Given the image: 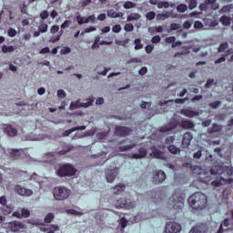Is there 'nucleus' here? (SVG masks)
Masks as SVG:
<instances>
[{
	"label": "nucleus",
	"instance_id": "nucleus-11",
	"mask_svg": "<svg viewBox=\"0 0 233 233\" xmlns=\"http://www.w3.org/2000/svg\"><path fill=\"white\" fill-rule=\"evenodd\" d=\"M167 179V174L163 170H155L153 172V183L156 185H159V183H163Z\"/></svg>",
	"mask_w": 233,
	"mask_h": 233
},
{
	"label": "nucleus",
	"instance_id": "nucleus-50",
	"mask_svg": "<svg viewBox=\"0 0 233 233\" xmlns=\"http://www.w3.org/2000/svg\"><path fill=\"white\" fill-rule=\"evenodd\" d=\"M157 8H168V2L167 1L158 2Z\"/></svg>",
	"mask_w": 233,
	"mask_h": 233
},
{
	"label": "nucleus",
	"instance_id": "nucleus-21",
	"mask_svg": "<svg viewBox=\"0 0 233 233\" xmlns=\"http://www.w3.org/2000/svg\"><path fill=\"white\" fill-rule=\"evenodd\" d=\"M147 157V148L140 147L138 149V153H135L132 155V159H143V157Z\"/></svg>",
	"mask_w": 233,
	"mask_h": 233
},
{
	"label": "nucleus",
	"instance_id": "nucleus-63",
	"mask_svg": "<svg viewBox=\"0 0 233 233\" xmlns=\"http://www.w3.org/2000/svg\"><path fill=\"white\" fill-rule=\"evenodd\" d=\"M203 23H201V21H195L194 23V28H196L197 30H199L201 28H203Z\"/></svg>",
	"mask_w": 233,
	"mask_h": 233
},
{
	"label": "nucleus",
	"instance_id": "nucleus-2",
	"mask_svg": "<svg viewBox=\"0 0 233 233\" xmlns=\"http://www.w3.org/2000/svg\"><path fill=\"white\" fill-rule=\"evenodd\" d=\"M70 194H72V191L65 186L56 187L53 189V195L56 201H65L70 198Z\"/></svg>",
	"mask_w": 233,
	"mask_h": 233
},
{
	"label": "nucleus",
	"instance_id": "nucleus-35",
	"mask_svg": "<svg viewBox=\"0 0 233 233\" xmlns=\"http://www.w3.org/2000/svg\"><path fill=\"white\" fill-rule=\"evenodd\" d=\"M188 10V5L187 4H180L177 6V11L179 12V14H185Z\"/></svg>",
	"mask_w": 233,
	"mask_h": 233
},
{
	"label": "nucleus",
	"instance_id": "nucleus-38",
	"mask_svg": "<svg viewBox=\"0 0 233 233\" xmlns=\"http://www.w3.org/2000/svg\"><path fill=\"white\" fill-rule=\"evenodd\" d=\"M15 51V47H14L13 46H4L2 47V52L4 54H8V53H12Z\"/></svg>",
	"mask_w": 233,
	"mask_h": 233
},
{
	"label": "nucleus",
	"instance_id": "nucleus-27",
	"mask_svg": "<svg viewBox=\"0 0 233 233\" xmlns=\"http://www.w3.org/2000/svg\"><path fill=\"white\" fill-rule=\"evenodd\" d=\"M181 115L185 116L186 117H196L198 116V112L192 111L190 109H182L181 110Z\"/></svg>",
	"mask_w": 233,
	"mask_h": 233
},
{
	"label": "nucleus",
	"instance_id": "nucleus-31",
	"mask_svg": "<svg viewBox=\"0 0 233 233\" xmlns=\"http://www.w3.org/2000/svg\"><path fill=\"white\" fill-rule=\"evenodd\" d=\"M76 21L80 25L88 24V20H86V17L81 16L80 13H76Z\"/></svg>",
	"mask_w": 233,
	"mask_h": 233
},
{
	"label": "nucleus",
	"instance_id": "nucleus-8",
	"mask_svg": "<svg viewBox=\"0 0 233 233\" xmlns=\"http://www.w3.org/2000/svg\"><path fill=\"white\" fill-rule=\"evenodd\" d=\"M191 170L193 174H196L197 176H204V177H199V181H201V183H205L206 185H208V181H210V177L208 176V173L205 171L203 167L199 166H193Z\"/></svg>",
	"mask_w": 233,
	"mask_h": 233
},
{
	"label": "nucleus",
	"instance_id": "nucleus-33",
	"mask_svg": "<svg viewBox=\"0 0 233 233\" xmlns=\"http://www.w3.org/2000/svg\"><path fill=\"white\" fill-rule=\"evenodd\" d=\"M167 150L168 152H170L171 154H179V152H181V149L177 147H176L175 145H169L167 147Z\"/></svg>",
	"mask_w": 233,
	"mask_h": 233
},
{
	"label": "nucleus",
	"instance_id": "nucleus-16",
	"mask_svg": "<svg viewBox=\"0 0 233 233\" xmlns=\"http://www.w3.org/2000/svg\"><path fill=\"white\" fill-rule=\"evenodd\" d=\"M116 177H117V168L107 169L106 171V179L107 183H114Z\"/></svg>",
	"mask_w": 233,
	"mask_h": 233
},
{
	"label": "nucleus",
	"instance_id": "nucleus-60",
	"mask_svg": "<svg viewBox=\"0 0 233 233\" xmlns=\"http://www.w3.org/2000/svg\"><path fill=\"white\" fill-rule=\"evenodd\" d=\"M87 23H92L93 25L96 24V15H91L86 17Z\"/></svg>",
	"mask_w": 233,
	"mask_h": 233
},
{
	"label": "nucleus",
	"instance_id": "nucleus-13",
	"mask_svg": "<svg viewBox=\"0 0 233 233\" xmlns=\"http://www.w3.org/2000/svg\"><path fill=\"white\" fill-rule=\"evenodd\" d=\"M8 227L12 230V232H19V230L26 228V226L25 224L17 220L9 222Z\"/></svg>",
	"mask_w": 233,
	"mask_h": 233
},
{
	"label": "nucleus",
	"instance_id": "nucleus-45",
	"mask_svg": "<svg viewBox=\"0 0 233 233\" xmlns=\"http://www.w3.org/2000/svg\"><path fill=\"white\" fill-rule=\"evenodd\" d=\"M54 219V213H48L46 217H45V223H52Z\"/></svg>",
	"mask_w": 233,
	"mask_h": 233
},
{
	"label": "nucleus",
	"instance_id": "nucleus-9",
	"mask_svg": "<svg viewBox=\"0 0 233 233\" xmlns=\"http://www.w3.org/2000/svg\"><path fill=\"white\" fill-rule=\"evenodd\" d=\"M114 134L118 137H127V136L132 134V128L125 126H116Z\"/></svg>",
	"mask_w": 233,
	"mask_h": 233
},
{
	"label": "nucleus",
	"instance_id": "nucleus-42",
	"mask_svg": "<svg viewBox=\"0 0 233 233\" xmlns=\"http://www.w3.org/2000/svg\"><path fill=\"white\" fill-rule=\"evenodd\" d=\"M38 30L41 32V34H46V32H48V25L41 24L38 26Z\"/></svg>",
	"mask_w": 233,
	"mask_h": 233
},
{
	"label": "nucleus",
	"instance_id": "nucleus-44",
	"mask_svg": "<svg viewBox=\"0 0 233 233\" xmlns=\"http://www.w3.org/2000/svg\"><path fill=\"white\" fill-rule=\"evenodd\" d=\"M227 48H228V43L225 42L220 44L219 47L218 48V52L221 53V52H225V50H227Z\"/></svg>",
	"mask_w": 233,
	"mask_h": 233
},
{
	"label": "nucleus",
	"instance_id": "nucleus-37",
	"mask_svg": "<svg viewBox=\"0 0 233 233\" xmlns=\"http://www.w3.org/2000/svg\"><path fill=\"white\" fill-rule=\"evenodd\" d=\"M188 6L187 8L190 10H194L195 8H198V0H186Z\"/></svg>",
	"mask_w": 233,
	"mask_h": 233
},
{
	"label": "nucleus",
	"instance_id": "nucleus-19",
	"mask_svg": "<svg viewBox=\"0 0 233 233\" xmlns=\"http://www.w3.org/2000/svg\"><path fill=\"white\" fill-rule=\"evenodd\" d=\"M5 132L9 136V137H15V136H17V129L12 125H6Z\"/></svg>",
	"mask_w": 233,
	"mask_h": 233
},
{
	"label": "nucleus",
	"instance_id": "nucleus-53",
	"mask_svg": "<svg viewBox=\"0 0 233 233\" xmlns=\"http://www.w3.org/2000/svg\"><path fill=\"white\" fill-rule=\"evenodd\" d=\"M198 8L201 12H207L208 10V6L207 5V2L204 1V3L200 4Z\"/></svg>",
	"mask_w": 233,
	"mask_h": 233
},
{
	"label": "nucleus",
	"instance_id": "nucleus-22",
	"mask_svg": "<svg viewBox=\"0 0 233 233\" xmlns=\"http://www.w3.org/2000/svg\"><path fill=\"white\" fill-rule=\"evenodd\" d=\"M110 68L105 67L103 64L97 65L95 68V71L96 72V74H98V76H106Z\"/></svg>",
	"mask_w": 233,
	"mask_h": 233
},
{
	"label": "nucleus",
	"instance_id": "nucleus-61",
	"mask_svg": "<svg viewBox=\"0 0 233 233\" xmlns=\"http://www.w3.org/2000/svg\"><path fill=\"white\" fill-rule=\"evenodd\" d=\"M8 35H9V37H15V35H17V31H15V29H14V28H9Z\"/></svg>",
	"mask_w": 233,
	"mask_h": 233
},
{
	"label": "nucleus",
	"instance_id": "nucleus-36",
	"mask_svg": "<svg viewBox=\"0 0 233 233\" xmlns=\"http://www.w3.org/2000/svg\"><path fill=\"white\" fill-rule=\"evenodd\" d=\"M134 147H136V144H130V145H127V146H120V147H118V150L120 152H127V150H132V148H134Z\"/></svg>",
	"mask_w": 233,
	"mask_h": 233
},
{
	"label": "nucleus",
	"instance_id": "nucleus-4",
	"mask_svg": "<svg viewBox=\"0 0 233 233\" xmlns=\"http://www.w3.org/2000/svg\"><path fill=\"white\" fill-rule=\"evenodd\" d=\"M168 203L171 208H174L175 210H179L185 206V198H183V195H181V193H175L169 198Z\"/></svg>",
	"mask_w": 233,
	"mask_h": 233
},
{
	"label": "nucleus",
	"instance_id": "nucleus-24",
	"mask_svg": "<svg viewBox=\"0 0 233 233\" xmlns=\"http://www.w3.org/2000/svg\"><path fill=\"white\" fill-rule=\"evenodd\" d=\"M210 174L213 176H221V174H223V167L218 165L213 166L210 169Z\"/></svg>",
	"mask_w": 233,
	"mask_h": 233
},
{
	"label": "nucleus",
	"instance_id": "nucleus-29",
	"mask_svg": "<svg viewBox=\"0 0 233 233\" xmlns=\"http://www.w3.org/2000/svg\"><path fill=\"white\" fill-rule=\"evenodd\" d=\"M176 128V124H167V126H164L160 127L159 132L167 133V132H172Z\"/></svg>",
	"mask_w": 233,
	"mask_h": 233
},
{
	"label": "nucleus",
	"instance_id": "nucleus-10",
	"mask_svg": "<svg viewBox=\"0 0 233 233\" xmlns=\"http://www.w3.org/2000/svg\"><path fill=\"white\" fill-rule=\"evenodd\" d=\"M181 224L177 222H167L166 224L165 232L166 233H179L182 230Z\"/></svg>",
	"mask_w": 233,
	"mask_h": 233
},
{
	"label": "nucleus",
	"instance_id": "nucleus-28",
	"mask_svg": "<svg viewBox=\"0 0 233 233\" xmlns=\"http://www.w3.org/2000/svg\"><path fill=\"white\" fill-rule=\"evenodd\" d=\"M227 183V179L223 177L217 178L211 182L212 187H223Z\"/></svg>",
	"mask_w": 233,
	"mask_h": 233
},
{
	"label": "nucleus",
	"instance_id": "nucleus-51",
	"mask_svg": "<svg viewBox=\"0 0 233 233\" xmlns=\"http://www.w3.org/2000/svg\"><path fill=\"white\" fill-rule=\"evenodd\" d=\"M21 216H22V218H30V210H28L26 208H23L21 210Z\"/></svg>",
	"mask_w": 233,
	"mask_h": 233
},
{
	"label": "nucleus",
	"instance_id": "nucleus-20",
	"mask_svg": "<svg viewBox=\"0 0 233 233\" xmlns=\"http://www.w3.org/2000/svg\"><path fill=\"white\" fill-rule=\"evenodd\" d=\"M223 130V126L214 123L210 127L208 128L207 132L208 134H216L218 132H221Z\"/></svg>",
	"mask_w": 233,
	"mask_h": 233
},
{
	"label": "nucleus",
	"instance_id": "nucleus-6",
	"mask_svg": "<svg viewBox=\"0 0 233 233\" xmlns=\"http://www.w3.org/2000/svg\"><path fill=\"white\" fill-rule=\"evenodd\" d=\"M94 101H96V98L94 96H91L86 100V102H82L79 100H76V102H71L69 106V110H76V108H88V106H92L94 105Z\"/></svg>",
	"mask_w": 233,
	"mask_h": 233
},
{
	"label": "nucleus",
	"instance_id": "nucleus-26",
	"mask_svg": "<svg viewBox=\"0 0 233 233\" xmlns=\"http://www.w3.org/2000/svg\"><path fill=\"white\" fill-rule=\"evenodd\" d=\"M208 7L211 8V10H218L219 8V4H218V0H205Z\"/></svg>",
	"mask_w": 233,
	"mask_h": 233
},
{
	"label": "nucleus",
	"instance_id": "nucleus-5",
	"mask_svg": "<svg viewBox=\"0 0 233 233\" xmlns=\"http://www.w3.org/2000/svg\"><path fill=\"white\" fill-rule=\"evenodd\" d=\"M115 207L116 208H126V210H131V208H136V201L130 198H120L116 200Z\"/></svg>",
	"mask_w": 233,
	"mask_h": 233
},
{
	"label": "nucleus",
	"instance_id": "nucleus-55",
	"mask_svg": "<svg viewBox=\"0 0 233 233\" xmlns=\"http://www.w3.org/2000/svg\"><path fill=\"white\" fill-rule=\"evenodd\" d=\"M92 4V0H82L79 5L82 6V8H85L86 6H88V5Z\"/></svg>",
	"mask_w": 233,
	"mask_h": 233
},
{
	"label": "nucleus",
	"instance_id": "nucleus-54",
	"mask_svg": "<svg viewBox=\"0 0 233 233\" xmlns=\"http://www.w3.org/2000/svg\"><path fill=\"white\" fill-rule=\"evenodd\" d=\"M201 156H203V150L199 149L194 153L193 157L194 159H201Z\"/></svg>",
	"mask_w": 233,
	"mask_h": 233
},
{
	"label": "nucleus",
	"instance_id": "nucleus-15",
	"mask_svg": "<svg viewBox=\"0 0 233 233\" xmlns=\"http://www.w3.org/2000/svg\"><path fill=\"white\" fill-rule=\"evenodd\" d=\"M169 17H172V19H176L177 17V14L166 11L161 14L157 15V21H165V19H168Z\"/></svg>",
	"mask_w": 233,
	"mask_h": 233
},
{
	"label": "nucleus",
	"instance_id": "nucleus-46",
	"mask_svg": "<svg viewBox=\"0 0 233 233\" xmlns=\"http://www.w3.org/2000/svg\"><path fill=\"white\" fill-rule=\"evenodd\" d=\"M107 16L111 17V19H116L117 18V12L114 11V9L108 10Z\"/></svg>",
	"mask_w": 233,
	"mask_h": 233
},
{
	"label": "nucleus",
	"instance_id": "nucleus-56",
	"mask_svg": "<svg viewBox=\"0 0 233 233\" xmlns=\"http://www.w3.org/2000/svg\"><path fill=\"white\" fill-rule=\"evenodd\" d=\"M124 30L126 31V32H133L134 31V25H132V24H127L126 25H125V27H124Z\"/></svg>",
	"mask_w": 233,
	"mask_h": 233
},
{
	"label": "nucleus",
	"instance_id": "nucleus-58",
	"mask_svg": "<svg viewBox=\"0 0 233 233\" xmlns=\"http://www.w3.org/2000/svg\"><path fill=\"white\" fill-rule=\"evenodd\" d=\"M57 96L60 99H65V97H66V93L65 92V90L60 89V90L57 91Z\"/></svg>",
	"mask_w": 233,
	"mask_h": 233
},
{
	"label": "nucleus",
	"instance_id": "nucleus-43",
	"mask_svg": "<svg viewBox=\"0 0 233 233\" xmlns=\"http://www.w3.org/2000/svg\"><path fill=\"white\" fill-rule=\"evenodd\" d=\"M119 225H120L121 228L125 229V228H127V227L128 225V220H127V218H125V217H123L122 218L119 219Z\"/></svg>",
	"mask_w": 233,
	"mask_h": 233
},
{
	"label": "nucleus",
	"instance_id": "nucleus-12",
	"mask_svg": "<svg viewBox=\"0 0 233 233\" xmlns=\"http://www.w3.org/2000/svg\"><path fill=\"white\" fill-rule=\"evenodd\" d=\"M15 191L19 196L25 197V198H30V196H32L34 194V191H32L29 188L24 187L21 185L15 186Z\"/></svg>",
	"mask_w": 233,
	"mask_h": 233
},
{
	"label": "nucleus",
	"instance_id": "nucleus-7",
	"mask_svg": "<svg viewBox=\"0 0 233 233\" xmlns=\"http://www.w3.org/2000/svg\"><path fill=\"white\" fill-rule=\"evenodd\" d=\"M72 150V147L66 145L62 150H56V152L47 153L46 157H48V163H54L59 156H65V154H68Z\"/></svg>",
	"mask_w": 233,
	"mask_h": 233
},
{
	"label": "nucleus",
	"instance_id": "nucleus-17",
	"mask_svg": "<svg viewBox=\"0 0 233 233\" xmlns=\"http://www.w3.org/2000/svg\"><path fill=\"white\" fill-rule=\"evenodd\" d=\"M4 152L6 154V156H10L12 159H19L21 157V151L18 149H4Z\"/></svg>",
	"mask_w": 233,
	"mask_h": 233
},
{
	"label": "nucleus",
	"instance_id": "nucleus-62",
	"mask_svg": "<svg viewBox=\"0 0 233 233\" xmlns=\"http://www.w3.org/2000/svg\"><path fill=\"white\" fill-rule=\"evenodd\" d=\"M70 25H72V21H70V20H66V21L61 25L62 30H65V28H68V26H70Z\"/></svg>",
	"mask_w": 233,
	"mask_h": 233
},
{
	"label": "nucleus",
	"instance_id": "nucleus-52",
	"mask_svg": "<svg viewBox=\"0 0 233 233\" xmlns=\"http://www.w3.org/2000/svg\"><path fill=\"white\" fill-rule=\"evenodd\" d=\"M165 43H167L168 45L176 43V36H168L165 38Z\"/></svg>",
	"mask_w": 233,
	"mask_h": 233
},
{
	"label": "nucleus",
	"instance_id": "nucleus-59",
	"mask_svg": "<svg viewBox=\"0 0 233 233\" xmlns=\"http://www.w3.org/2000/svg\"><path fill=\"white\" fill-rule=\"evenodd\" d=\"M183 28H185V30H188L189 28H192V22H190V20L185 21L183 24Z\"/></svg>",
	"mask_w": 233,
	"mask_h": 233
},
{
	"label": "nucleus",
	"instance_id": "nucleus-23",
	"mask_svg": "<svg viewBox=\"0 0 233 233\" xmlns=\"http://www.w3.org/2000/svg\"><path fill=\"white\" fill-rule=\"evenodd\" d=\"M151 156L153 157H156V159H162L163 161H167V157H165V152L156 149L151 153Z\"/></svg>",
	"mask_w": 233,
	"mask_h": 233
},
{
	"label": "nucleus",
	"instance_id": "nucleus-14",
	"mask_svg": "<svg viewBox=\"0 0 233 233\" xmlns=\"http://www.w3.org/2000/svg\"><path fill=\"white\" fill-rule=\"evenodd\" d=\"M192 139H194V136L191 132L185 133L182 138V147L188 148V147H190V143H192Z\"/></svg>",
	"mask_w": 233,
	"mask_h": 233
},
{
	"label": "nucleus",
	"instance_id": "nucleus-32",
	"mask_svg": "<svg viewBox=\"0 0 233 233\" xmlns=\"http://www.w3.org/2000/svg\"><path fill=\"white\" fill-rule=\"evenodd\" d=\"M137 19H141V15H139V13H131L127 15L128 23H130V21H137Z\"/></svg>",
	"mask_w": 233,
	"mask_h": 233
},
{
	"label": "nucleus",
	"instance_id": "nucleus-40",
	"mask_svg": "<svg viewBox=\"0 0 233 233\" xmlns=\"http://www.w3.org/2000/svg\"><path fill=\"white\" fill-rule=\"evenodd\" d=\"M135 43V50H141L143 48V44H141V39L137 38L134 41Z\"/></svg>",
	"mask_w": 233,
	"mask_h": 233
},
{
	"label": "nucleus",
	"instance_id": "nucleus-48",
	"mask_svg": "<svg viewBox=\"0 0 233 233\" xmlns=\"http://www.w3.org/2000/svg\"><path fill=\"white\" fill-rule=\"evenodd\" d=\"M211 85H218V83L215 82L214 79L208 78V79L207 80V83L205 84V88H210V86H211Z\"/></svg>",
	"mask_w": 233,
	"mask_h": 233
},
{
	"label": "nucleus",
	"instance_id": "nucleus-30",
	"mask_svg": "<svg viewBox=\"0 0 233 233\" xmlns=\"http://www.w3.org/2000/svg\"><path fill=\"white\" fill-rule=\"evenodd\" d=\"M220 23H222L224 26H230V23H232V18L227 15H222L220 17Z\"/></svg>",
	"mask_w": 233,
	"mask_h": 233
},
{
	"label": "nucleus",
	"instance_id": "nucleus-41",
	"mask_svg": "<svg viewBox=\"0 0 233 233\" xmlns=\"http://www.w3.org/2000/svg\"><path fill=\"white\" fill-rule=\"evenodd\" d=\"M146 18L147 19V21H154V19H156V12L150 11L147 13Z\"/></svg>",
	"mask_w": 233,
	"mask_h": 233
},
{
	"label": "nucleus",
	"instance_id": "nucleus-49",
	"mask_svg": "<svg viewBox=\"0 0 233 233\" xmlns=\"http://www.w3.org/2000/svg\"><path fill=\"white\" fill-rule=\"evenodd\" d=\"M220 106H221V101H215L209 104V106L213 109L219 108Z\"/></svg>",
	"mask_w": 233,
	"mask_h": 233
},
{
	"label": "nucleus",
	"instance_id": "nucleus-57",
	"mask_svg": "<svg viewBox=\"0 0 233 233\" xmlns=\"http://www.w3.org/2000/svg\"><path fill=\"white\" fill-rule=\"evenodd\" d=\"M48 11L47 10H44L40 13V17L43 21H45V19H48Z\"/></svg>",
	"mask_w": 233,
	"mask_h": 233
},
{
	"label": "nucleus",
	"instance_id": "nucleus-25",
	"mask_svg": "<svg viewBox=\"0 0 233 233\" xmlns=\"http://www.w3.org/2000/svg\"><path fill=\"white\" fill-rule=\"evenodd\" d=\"M125 192V184H118L113 187V194L116 196H119V194H123Z\"/></svg>",
	"mask_w": 233,
	"mask_h": 233
},
{
	"label": "nucleus",
	"instance_id": "nucleus-18",
	"mask_svg": "<svg viewBox=\"0 0 233 233\" xmlns=\"http://www.w3.org/2000/svg\"><path fill=\"white\" fill-rule=\"evenodd\" d=\"M196 127V124L188 119H182L180 122V127L184 130H190Z\"/></svg>",
	"mask_w": 233,
	"mask_h": 233
},
{
	"label": "nucleus",
	"instance_id": "nucleus-64",
	"mask_svg": "<svg viewBox=\"0 0 233 233\" xmlns=\"http://www.w3.org/2000/svg\"><path fill=\"white\" fill-rule=\"evenodd\" d=\"M121 25H116L113 26L112 30L115 34H119V32L121 31Z\"/></svg>",
	"mask_w": 233,
	"mask_h": 233
},
{
	"label": "nucleus",
	"instance_id": "nucleus-3",
	"mask_svg": "<svg viewBox=\"0 0 233 233\" xmlns=\"http://www.w3.org/2000/svg\"><path fill=\"white\" fill-rule=\"evenodd\" d=\"M77 169L71 164H62L59 166L56 174L59 177H70L76 176Z\"/></svg>",
	"mask_w": 233,
	"mask_h": 233
},
{
	"label": "nucleus",
	"instance_id": "nucleus-47",
	"mask_svg": "<svg viewBox=\"0 0 233 233\" xmlns=\"http://www.w3.org/2000/svg\"><path fill=\"white\" fill-rule=\"evenodd\" d=\"M187 101H188V97L175 99V103L177 105H185V103H187Z\"/></svg>",
	"mask_w": 233,
	"mask_h": 233
},
{
	"label": "nucleus",
	"instance_id": "nucleus-39",
	"mask_svg": "<svg viewBox=\"0 0 233 233\" xmlns=\"http://www.w3.org/2000/svg\"><path fill=\"white\" fill-rule=\"evenodd\" d=\"M170 30L172 31L179 30V32H183V28H181V24H176V23H172L170 25Z\"/></svg>",
	"mask_w": 233,
	"mask_h": 233
},
{
	"label": "nucleus",
	"instance_id": "nucleus-1",
	"mask_svg": "<svg viewBox=\"0 0 233 233\" xmlns=\"http://www.w3.org/2000/svg\"><path fill=\"white\" fill-rule=\"evenodd\" d=\"M207 196L201 192H197L188 198V204L193 210H203L207 208Z\"/></svg>",
	"mask_w": 233,
	"mask_h": 233
},
{
	"label": "nucleus",
	"instance_id": "nucleus-34",
	"mask_svg": "<svg viewBox=\"0 0 233 233\" xmlns=\"http://www.w3.org/2000/svg\"><path fill=\"white\" fill-rule=\"evenodd\" d=\"M136 6H137V4L132 2V1H127L124 3L123 7L126 10H130V8H136Z\"/></svg>",
	"mask_w": 233,
	"mask_h": 233
}]
</instances>
